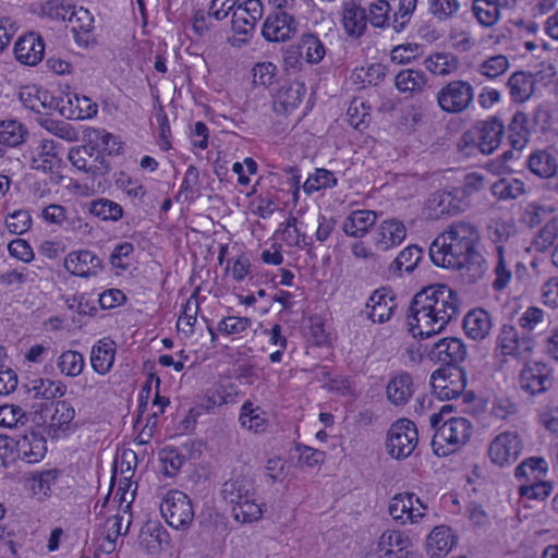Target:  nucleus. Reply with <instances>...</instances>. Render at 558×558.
<instances>
[{
	"label": "nucleus",
	"mask_w": 558,
	"mask_h": 558,
	"mask_svg": "<svg viewBox=\"0 0 558 558\" xmlns=\"http://www.w3.org/2000/svg\"><path fill=\"white\" fill-rule=\"evenodd\" d=\"M160 512L166 522L175 530H186L194 519L190 497L178 489L169 490L160 504Z\"/></svg>",
	"instance_id": "423d86ee"
},
{
	"label": "nucleus",
	"mask_w": 558,
	"mask_h": 558,
	"mask_svg": "<svg viewBox=\"0 0 558 558\" xmlns=\"http://www.w3.org/2000/svg\"><path fill=\"white\" fill-rule=\"evenodd\" d=\"M336 185L337 179L333 172L320 168L316 169V171L313 174H310V177L303 183V190L307 195H311L319 190L332 189Z\"/></svg>",
	"instance_id": "864d4df0"
},
{
	"label": "nucleus",
	"mask_w": 558,
	"mask_h": 558,
	"mask_svg": "<svg viewBox=\"0 0 558 558\" xmlns=\"http://www.w3.org/2000/svg\"><path fill=\"white\" fill-rule=\"evenodd\" d=\"M453 196L449 192H435L429 198V207L435 211V216L451 215L456 211L457 206L453 205Z\"/></svg>",
	"instance_id": "052dcab7"
},
{
	"label": "nucleus",
	"mask_w": 558,
	"mask_h": 558,
	"mask_svg": "<svg viewBox=\"0 0 558 558\" xmlns=\"http://www.w3.org/2000/svg\"><path fill=\"white\" fill-rule=\"evenodd\" d=\"M474 99V88L466 81H451L437 93V102L447 113H461Z\"/></svg>",
	"instance_id": "1a4fd4ad"
},
{
	"label": "nucleus",
	"mask_w": 558,
	"mask_h": 558,
	"mask_svg": "<svg viewBox=\"0 0 558 558\" xmlns=\"http://www.w3.org/2000/svg\"><path fill=\"white\" fill-rule=\"evenodd\" d=\"M410 545V539L402 532L396 530L385 531L377 543L380 558H402L403 551Z\"/></svg>",
	"instance_id": "c756f323"
},
{
	"label": "nucleus",
	"mask_w": 558,
	"mask_h": 558,
	"mask_svg": "<svg viewBox=\"0 0 558 558\" xmlns=\"http://www.w3.org/2000/svg\"><path fill=\"white\" fill-rule=\"evenodd\" d=\"M525 183L520 179L502 178L492 185V193L501 201L515 199L525 194Z\"/></svg>",
	"instance_id": "a18cd8bd"
},
{
	"label": "nucleus",
	"mask_w": 558,
	"mask_h": 558,
	"mask_svg": "<svg viewBox=\"0 0 558 558\" xmlns=\"http://www.w3.org/2000/svg\"><path fill=\"white\" fill-rule=\"evenodd\" d=\"M418 442V433L415 424L408 418L396 421L387 433L388 453L398 460L411 456Z\"/></svg>",
	"instance_id": "0eeeda50"
},
{
	"label": "nucleus",
	"mask_w": 558,
	"mask_h": 558,
	"mask_svg": "<svg viewBox=\"0 0 558 558\" xmlns=\"http://www.w3.org/2000/svg\"><path fill=\"white\" fill-rule=\"evenodd\" d=\"M457 291L447 284L423 288L412 299L408 310L409 331L414 338H428L445 330L460 314Z\"/></svg>",
	"instance_id": "f257e3e1"
},
{
	"label": "nucleus",
	"mask_w": 558,
	"mask_h": 558,
	"mask_svg": "<svg viewBox=\"0 0 558 558\" xmlns=\"http://www.w3.org/2000/svg\"><path fill=\"white\" fill-rule=\"evenodd\" d=\"M525 166L534 175L550 179L557 173L558 159L548 149H535L526 158Z\"/></svg>",
	"instance_id": "5701e85b"
},
{
	"label": "nucleus",
	"mask_w": 558,
	"mask_h": 558,
	"mask_svg": "<svg viewBox=\"0 0 558 558\" xmlns=\"http://www.w3.org/2000/svg\"><path fill=\"white\" fill-rule=\"evenodd\" d=\"M385 68L380 63H372L356 69L355 76L363 84L378 85L385 77Z\"/></svg>",
	"instance_id": "338daca9"
},
{
	"label": "nucleus",
	"mask_w": 558,
	"mask_h": 558,
	"mask_svg": "<svg viewBox=\"0 0 558 558\" xmlns=\"http://www.w3.org/2000/svg\"><path fill=\"white\" fill-rule=\"evenodd\" d=\"M522 448V440L518 433L506 430L490 441L487 452L493 464L505 468L519 459Z\"/></svg>",
	"instance_id": "9d476101"
},
{
	"label": "nucleus",
	"mask_w": 558,
	"mask_h": 558,
	"mask_svg": "<svg viewBox=\"0 0 558 558\" xmlns=\"http://www.w3.org/2000/svg\"><path fill=\"white\" fill-rule=\"evenodd\" d=\"M36 274L26 267L9 268L0 272V286L3 288L21 287L35 281Z\"/></svg>",
	"instance_id": "4d7b16f0"
},
{
	"label": "nucleus",
	"mask_w": 558,
	"mask_h": 558,
	"mask_svg": "<svg viewBox=\"0 0 558 558\" xmlns=\"http://www.w3.org/2000/svg\"><path fill=\"white\" fill-rule=\"evenodd\" d=\"M89 213L105 221H118L123 217L122 206L108 198H98L90 202Z\"/></svg>",
	"instance_id": "09e8293b"
},
{
	"label": "nucleus",
	"mask_w": 558,
	"mask_h": 558,
	"mask_svg": "<svg viewBox=\"0 0 558 558\" xmlns=\"http://www.w3.org/2000/svg\"><path fill=\"white\" fill-rule=\"evenodd\" d=\"M241 426L254 433H262L267 427L265 412L259 407H253V403L246 401L241 407L239 416Z\"/></svg>",
	"instance_id": "ea45409f"
},
{
	"label": "nucleus",
	"mask_w": 558,
	"mask_h": 558,
	"mask_svg": "<svg viewBox=\"0 0 558 558\" xmlns=\"http://www.w3.org/2000/svg\"><path fill=\"white\" fill-rule=\"evenodd\" d=\"M74 415L75 411L70 403L65 401L57 402L50 417V426L57 429H65Z\"/></svg>",
	"instance_id": "680f3d73"
},
{
	"label": "nucleus",
	"mask_w": 558,
	"mask_h": 558,
	"mask_svg": "<svg viewBox=\"0 0 558 558\" xmlns=\"http://www.w3.org/2000/svg\"><path fill=\"white\" fill-rule=\"evenodd\" d=\"M28 132L26 128L16 120H4L0 122V146L3 157L9 148L20 146L26 140Z\"/></svg>",
	"instance_id": "473e14b6"
},
{
	"label": "nucleus",
	"mask_w": 558,
	"mask_h": 558,
	"mask_svg": "<svg viewBox=\"0 0 558 558\" xmlns=\"http://www.w3.org/2000/svg\"><path fill=\"white\" fill-rule=\"evenodd\" d=\"M56 109L60 114L70 120H84L93 118L98 112V107L86 96L77 94L66 95L56 102Z\"/></svg>",
	"instance_id": "6ab92c4d"
},
{
	"label": "nucleus",
	"mask_w": 558,
	"mask_h": 558,
	"mask_svg": "<svg viewBox=\"0 0 558 558\" xmlns=\"http://www.w3.org/2000/svg\"><path fill=\"white\" fill-rule=\"evenodd\" d=\"M508 68V58L504 54H497L482 62L480 65V72L489 78H494L505 73Z\"/></svg>",
	"instance_id": "69168bd1"
},
{
	"label": "nucleus",
	"mask_w": 558,
	"mask_h": 558,
	"mask_svg": "<svg viewBox=\"0 0 558 558\" xmlns=\"http://www.w3.org/2000/svg\"><path fill=\"white\" fill-rule=\"evenodd\" d=\"M407 230L404 225L397 220H385L376 231L374 242L378 250L387 251L399 245L405 238Z\"/></svg>",
	"instance_id": "b1692460"
},
{
	"label": "nucleus",
	"mask_w": 558,
	"mask_h": 558,
	"mask_svg": "<svg viewBox=\"0 0 558 558\" xmlns=\"http://www.w3.org/2000/svg\"><path fill=\"white\" fill-rule=\"evenodd\" d=\"M74 8L65 0H47L40 5V14L54 21L73 22Z\"/></svg>",
	"instance_id": "8fccbe9b"
},
{
	"label": "nucleus",
	"mask_w": 558,
	"mask_h": 558,
	"mask_svg": "<svg viewBox=\"0 0 558 558\" xmlns=\"http://www.w3.org/2000/svg\"><path fill=\"white\" fill-rule=\"evenodd\" d=\"M535 80L530 72L517 71L508 80L510 97L515 102L526 101L534 93Z\"/></svg>",
	"instance_id": "72a5a7b5"
},
{
	"label": "nucleus",
	"mask_w": 558,
	"mask_h": 558,
	"mask_svg": "<svg viewBox=\"0 0 558 558\" xmlns=\"http://www.w3.org/2000/svg\"><path fill=\"white\" fill-rule=\"evenodd\" d=\"M423 251L417 245H410L399 253L390 264L389 271L393 276H401L404 272H412L421 260Z\"/></svg>",
	"instance_id": "4c0bfd02"
},
{
	"label": "nucleus",
	"mask_w": 558,
	"mask_h": 558,
	"mask_svg": "<svg viewBox=\"0 0 558 558\" xmlns=\"http://www.w3.org/2000/svg\"><path fill=\"white\" fill-rule=\"evenodd\" d=\"M535 341L529 336H521L511 324H504L496 338L495 353L504 362L509 357L518 361H529L534 353Z\"/></svg>",
	"instance_id": "39448f33"
},
{
	"label": "nucleus",
	"mask_w": 558,
	"mask_h": 558,
	"mask_svg": "<svg viewBox=\"0 0 558 558\" xmlns=\"http://www.w3.org/2000/svg\"><path fill=\"white\" fill-rule=\"evenodd\" d=\"M427 83L423 72L412 69L400 71L395 78V85L401 93L421 92Z\"/></svg>",
	"instance_id": "c03bdc74"
},
{
	"label": "nucleus",
	"mask_w": 558,
	"mask_h": 558,
	"mask_svg": "<svg viewBox=\"0 0 558 558\" xmlns=\"http://www.w3.org/2000/svg\"><path fill=\"white\" fill-rule=\"evenodd\" d=\"M298 23L293 15L283 10L271 12L262 27V35L268 41H287L296 33Z\"/></svg>",
	"instance_id": "4468645a"
},
{
	"label": "nucleus",
	"mask_w": 558,
	"mask_h": 558,
	"mask_svg": "<svg viewBox=\"0 0 558 558\" xmlns=\"http://www.w3.org/2000/svg\"><path fill=\"white\" fill-rule=\"evenodd\" d=\"M397 308L396 296L389 288H379L372 292L366 303V315L373 323L388 322Z\"/></svg>",
	"instance_id": "2eb2a0df"
},
{
	"label": "nucleus",
	"mask_w": 558,
	"mask_h": 558,
	"mask_svg": "<svg viewBox=\"0 0 558 558\" xmlns=\"http://www.w3.org/2000/svg\"><path fill=\"white\" fill-rule=\"evenodd\" d=\"M558 238V222L549 220L534 235L530 250L546 252Z\"/></svg>",
	"instance_id": "603ef678"
},
{
	"label": "nucleus",
	"mask_w": 558,
	"mask_h": 558,
	"mask_svg": "<svg viewBox=\"0 0 558 558\" xmlns=\"http://www.w3.org/2000/svg\"><path fill=\"white\" fill-rule=\"evenodd\" d=\"M122 520L123 517L116 514L106 520L105 529L106 536L105 542L107 545H104L107 551H112L116 548V542L120 535H125L129 532V526L131 521L128 522L125 529L122 531Z\"/></svg>",
	"instance_id": "13d9d810"
},
{
	"label": "nucleus",
	"mask_w": 558,
	"mask_h": 558,
	"mask_svg": "<svg viewBox=\"0 0 558 558\" xmlns=\"http://www.w3.org/2000/svg\"><path fill=\"white\" fill-rule=\"evenodd\" d=\"M20 100L26 108L38 113L46 108H56L54 100L48 92L39 90L35 86L22 88L20 92Z\"/></svg>",
	"instance_id": "58836bf2"
},
{
	"label": "nucleus",
	"mask_w": 558,
	"mask_h": 558,
	"mask_svg": "<svg viewBox=\"0 0 558 558\" xmlns=\"http://www.w3.org/2000/svg\"><path fill=\"white\" fill-rule=\"evenodd\" d=\"M468 355L466 345L459 338L448 337L437 341L430 349L428 356L432 361L442 363L446 366H457Z\"/></svg>",
	"instance_id": "dca6fc26"
},
{
	"label": "nucleus",
	"mask_w": 558,
	"mask_h": 558,
	"mask_svg": "<svg viewBox=\"0 0 558 558\" xmlns=\"http://www.w3.org/2000/svg\"><path fill=\"white\" fill-rule=\"evenodd\" d=\"M466 372L459 366L439 367L430 376V386L440 400L457 399L466 387Z\"/></svg>",
	"instance_id": "6e6552de"
},
{
	"label": "nucleus",
	"mask_w": 558,
	"mask_h": 558,
	"mask_svg": "<svg viewBox=\"0 0 558 558\" xmlns=\"http://www.w3.org/2000/svg\"><path fill=\"white\" fill-rule=\"evenodd\" d=\"M15 59L22 64L34 66L38 64L45 54V43L41 36L35 32H28L17 38L14 44Z\"/></svg>",
	"instance_id": "a211bd4d"
},
{
	"label": "nucleus",
	"mask_w": 558,
	"mask_h": 558,
	"mask_svg": "<svg viewBox=\"0 0 558 558\" xmlns=\"http://www.w3.org/2000/svg\"><path fill=\"white\" fill-rule=\"evenodd\" d=\"M57 367L62 375L74 378L82 374L85 360L82 353L68 350L58 357Z\"/></svg>",
	"instance_id": "de8ad7c7"
},
{
	"label": "nucleus",
	"mask_w": 558,
	"mask_h": 558,
	"mask_svg": "<svg viewBox=\"0 0 558 558\" xmlns=\"http://www.w3.org/2000/svg\"><path fill=\"white\" fill-rule=\"evenodd\" d=\"M523 368L519 374V387L522 391L530 396H535L547 391L551 385V369L542 362L529 361L521 362Z\"/></svg>",
	"instance_id": "9b49d317"
},
{
	"label": "nucleus",
	"mask_w": 558,
	"mask_h": 558,
	"mask_svg": "<svg viewBox=\"0 0 558 558\" xmlns=\"http://www.w3.org/2000/svg\"><path fill=\"white\" fill-rule=\"evenodd\" d=\"M527 117L523 112H515L508 125V141L514 150H522L530 140Z\"/></svg>",
	"instance_id": "c9c22d12"
},
{
	"label": "nucleus",
	"mask_w": 558,
	"mask_h": 558,
	"mask_svg": "<svg viewBox=\"0 0 558 558\" xmlns=\"http://www.w3.org/2000/svg\"><path fill=\"white\" fill-rule=\"evenodd\" d=\"M462 326L468 338L482 341L489 336L493 320L487 311L477 307L465 314Z\"/></svg>",
	"instance_id": "4be33fe9"
},
{
	"label": "nucleus",
	"mask_w": 558,
	"mask_h": 558,
	"mask_svg": "<svg viewBox=\"0 0 558 558\" xmlns=\"http://www.w3.org/2000/svg\"><path fill=\"white\" fill-rule=\"evenodd\" d=\"M19 454L28 463L40 461L46 453V440L35 432L22 436L16 441Z\"/></svg>",
	"instance_id": "2f4dec72"
},
{
	"label": "nucleus",
	"mask_w": 558,
	"mask_h": 558,
	"mask_svg": "<svg viewBox=\"0 0 558 558\" xmlns=\"http://www.w3.org/2000/svg\"><path fill=\"white\" fill-rule=\"evenodd\" d=\"M450 410L449 405H442L438 412L429 416L430 426L436 428L432 447L437 456H447L458 450L469 441L473 433L472 423L464 417H451L438 426L444 412Z\"/></svg>",
	"instance_id": "20e7f679"
},
{
	"label": "nucleus",
	"mask_w": 558,
	"mask_h": 558,
	"mask_svg": "<svg viewBox=\"0 0 558 558\" xmlns=\"http://www.w3.org/2000/svg\"><path fill=\"white\" fill-rule=\"evenodd\" d=\"M252 325L248 317L229 316L218 323L217 330L223 335H240Z\"/></svg>",
	"instance_id": "e2e57ef3"
},
{
	"label": "nucleus",
	"mask_w": 558,
	"mask_h": 558,
	"mask_svg": "<svg viewBox=\"0 0 558 558\" xmlns=\"http://www.w3.org/2000/svg\"><path fill=\"white\" fill-rule=\"evenodd\" d=\"M377 214L373 210H353L343 221L342 230L348 236L363 238L377 221Z\"/></svg>",
	"instance_id": "bb28decb"
},
{
	"label": "nucleus",
	"mask_w": 558,
	"mask_h": 558,
	"mask_svg": "<svg viewBox=\"0 0 558 558\" xmlns=\"http://www.w3.org/2000/svg\"><path fill=\"white\" fill-rule=\"evenodd\" d=\"M116 343L109 338H104L93 345L90 352L92 368L99 375H106L113 366Z\"/></svg>",
	"instance_id": "cd10ccee"
},
{
	"label": "nucleus",
	"mask_w": 558,
	"mask_h": 558,
	"mask_svg": "<svg viewBox=\"0 0 558 558\" xmlns=\"http://www.w3.org/2000/svg\"><path fill=\"white\" fill-rule=\"evenodd\" d=\"M460 10L459 0H432L429 11L439 21L451 19Z\"/></svg>",
	"instance_id": "0e129e2a"
},
{
	"label": "nucleus",
	"mask_w": 558,
	"mask_h": 558,
	"mask_svg": "<svg viewBox=\"0 0 558 558\" xmlns=\"http://www.w3.org/2000/svg\"><path fill=\"white\" fill-rule=\"evenodd\" d=\"M481 240L478 227L470 221L450 223L433 241L429 257L436 266H454L465 260V255L475 251Z\"/></svg>",
	"instance_id": "f03ea898"
},
{
	"label": "nucleus",
	"mask_w": 558,
	"mask_h": 558,
	"mask_svg": "<svg viewBox=\"0 0 558 558\" xmlns=\"http://www.w3.org/2000/svg\"><path fill=\"white\" fill-rule=\"evenodd\" d=\"M496 258L497 260L494 267L495 280L492 287L495 291H502L508 287L512 277L510 263L502 245H496Z\"/></svg>",
	"instance_id": "79ce46f5"
},
{
	"label": "nucleus",
	"mask_w": 558,
	"mask_h": 558,
	"mask_svg": "<svg viewBox=\"0 0 558 558\" xmlns=\"http://www.w3.org/2000/svg\"><path fill=\"white\" fill-rule=\"evenodd\" d=\"M263 16V3L260 0H246L240 4L232 14V29L234 33L248 35Z\"/></svg>",
	"instance_id": "aec40b11"
},
{
	"label": "nucleus",
	"mask_w": 558,
	"mask_h": 558,
	"mask_svg": "<svg viewBox=\"0 0 558 558\" xmlns=\"http://www.w3.org/2000/svg\"><path fill=\"white\" fill-rule=\"evenodd\" d=\"M296 45L302 51L304 60L310 64H317L325 57V46L314 34H303Z\"/></svg>",
	"instance_id": "a19ab883"
},
{
	"label": "nucleus",
	"mask_w": 558,
	"mask_h": 558,
	"mask_svg": "<svg viewBox=\"0 0 558 558\" xmlns=\"http://www.w3.org/2000/svg\"><path fill=\"white\" fill-rule=\"evenodd\" d=\"M27 422L25 411L14 404L0 405V426L16 427L19 424L24 425Z\"/></svg>",
	"instance_id": "bf43d9fd"
},
{
	"label": "nucleus",
	"mask_w": 558,
	"mask_h": 558,
	"mask_svg": "<svg viewBox=\"0 0 558 558\" xmlns=\"http://www.w3.org/2000/svg\"><path fill=\"white\" fill-rule=\"evenodd\" d=\"M65 269L78 277L95 276L102 268V262L98 255L88 250H81L68 254L64 258Z\"/></svg>",
	"instance_id": "412c9836"
},
{
	"label": "nucleus",
	"mask_w": 558,
	"mask_h": 558,
	"mask_svg": "<svg viewBox=\"0 0 558 558\" xmlns=\"http://www.w3.org/2000/svg\"><path fill=\"white\" fill-rule=\"evenodd\" d=\"M90 144L99 151H106L109 155H117L122 150V143L113 134L104 129L93 130Z\"/></svg>",
	"instance_id": "6e6d98bb"
},
{
	"label": "nucleus",
	"mask_w": 558,
	"mask_h": 558,
	"mask_svg": "<svg viewBox=\"0 0 558 558\" xmlns=\"http://www.w3.org/2000/svg\"><path fill=\"white\" fill-rule=\"evenodd\" d=\"M388 400L395 405L405 404L413 395V380L409 373L393 375L386 387Z\"/></svg>",
	"instance_id": "7c9ffc66"
},
{
	"label": "nucleus",
	"mask_w": 558,
	"mask_h": 558,
	"mask_svg": "<svg viewBox=\"0 0 558 558\" xmlns=\"http://www.w3.org/2000/svg\"><path fill=\"white\" fill-rule=\"evenodd\" d=\"M425 68L435 75H449L458 70L459 61L450 53H436L424 61Z\"/></svg>",
	"instance_id": "3c124183"
},
{
	"label": "nucleus",
	"mask_w": 558,
	"mask_h": 558,
	"mask_svg": "<svg viewBox=\"0 0 558 558\" xmlns=\"http://www.w3.org/2000/svg\"><path fill=\"white\" fill-rule=\"evenodd\" d=\"M476 146L485 155L493 154L501 144L505 135V125L500 119L490 117L478 122L475 128Z\"/></svg>",
	"instance_id": "f3484780"
},
{
	"label": "nucleus",
	"mask_w": 558,
	"mask_h": 558,
	"mask_svg": "<svg viewBox=\"0 0 558 558\" xmlns=\"http://www.w3.org/2000/svg\"><path fill=\"white\" fill-rule=\"evenodd\" d=\"M68 157L76 169L93 175H104L110 170L109 160L92 144L71 148Z\"/></svg>",
	"instance_id": "f8f14e48"
},
{
	"label": "nucleus",
	"mask_w": 558,
	"mask_h": 558,
	"mask_svg": "<svg viewBox=\"0 0 558 558\" xmlns=\"http://www.w3.org/2000/svg\"><path fill=\"white\" fill-rule=\"evenodd\" d=\"M367 20L374 27L383 28L388 24V13L390 4L386 0H377L372 2L368 8Z\"/></svg>",
	"instance_id": "774afa93"
},
{
	"label": "nucleus",
	"mask_w": 558,
	"mask_h": 558,
	"mask_svg": "<svg viewBox=\"0 0 558 558\" xmlns=\"http://www.w3.org/2000/svg\"><path fill=\"white\" fill-rule=\"evenodd\" d=\"M342 25L352 38L361 37L367 26V14L365 9L357 5L354 1H349L342 5Z\"/></svg>",
	"instance_id": "393cba45"
},
{
	"label": "nucleus",
	"mask_w": 558,
	"mask_h": 558,
	"mask_svg": "<svg viewBox=\"0 0 558 558\" xmlns=\"http://www.w3.org/2000/svg\"><path fill=\"white\" fill-rule=\"evenodd\" d=\"M456 544V537L447 525H438L427 536L426 551L430 558H440L447 555Z\"/></svg>",
	"instance_id": "c85d7f7f"
},
{
	"label": "nucleus",
	"mask_w": 558,
	"mask_h": 558,
	"mask_svg": "<svg viewBox=\"0 0 558 558\" xmlns=\"http://www.w3.org/2000/svg\"><path fill=\"white\" fill-rule=\"evenodd\" d=\"M426 506L413 493H400L391 498L389 514L400 524L417 523L424 517Z\"/></svg>",
	"instance_id": "ddd939ff"
},
{
	"label": "nucleus",
	"mask_w": 558,
	"mask_h": 558,
	"mask_svg": "<svg viewBox=\"0 0 558 558\" xmlns=\"http://www.w3.org/2000/svg\"><path fill=\"white\" fill-rule=\"evenodd\" d=\"M445 268L462 270L463 275L469 278L470 282H475L481 279L488 269L485 257L477 251V248L465 255V260L454 266H446Z\"/></svg>",
	"instance_id": "e433bc0d"
},
{
	"label": "nucleus",
	"mask_w": 558,
	"mask_h": 558,
	"mask_svg": "<svg viewBox=\"0 0 558 558\" xmlns=\"http://www.w3.org/2000/svg\"><path fill=\"white\" fill-rule=\"evenodd\" d=\"M59 165L56 143L52 140H41L32 151L31 168L43 172H53Z\"/></svg>",
	"instance_id": "a878e982"
},
{
	"label": "nucleus",
	"mask_w": 558,
	"mask_h": 558,
	"mask_svg": "<svg viewBox=\"0 0 558 558\" xmlns=\"http://www.w3.org/2000/svg\"><path fill=\"white\" fill-rule=\"evenodd\" d=\"M304 93V85L299 82H293L288 86H283L278 92L277 102L287 111L293 110L301 104Z\"/></svg>",
	"instance_id": "5fc2aeb1"
},
{
	"label": "nucleus",
	"mask_w": 558,
	"mask_h": 558,
	"mask_svg": "<svg viewBox=\"0 0 558 558\" xmlns=\"http://www.w3.org/2000/svg\"><path fill=\"white\" fill-rule=\"evenodd\" d=\"M27 389L34 395V398L45 400L63 397L66 392V386L62 381L41 377L31 379Z\"/></svg>",
	"instance_id": "f704fd0d"
},
{
	"label": "nucleus",
	"mask_w": 558,
	"mask_h": 558,
	"mask_svg": "<svg viewBox=\"0 0 558 558\" xmlns=\"http://www.w3.org/2000/svg\"><path fill=\"white\" fill-rule=\"evenodd\" d=\"M221 496L232 508L235 521L251 523L263 515V504L259 501L256 484L250 475L238 474L226 481Z\"/></svg>",
	"instance_id": "7ed1b4c3"
},
{
	"label": "nucleus",
	"mask_w": 558,
	"mask_h": 558,
	"mask_svg": "<svg viewBox=\"0 0 558 558\" xmlns=\"http://www.w3.org/2000/svg\"><path fill=\"white\" fill-rule=\"evenodd\" d=\"M547 471V462L543 458L531 457L522 461L514 471L519 481L525 480V484L538 481Z\"/></svg>",
	"instance_id": "37998d69"
},
{
	"label": "nucleus",
	"mask_w": 558,
	"mask_h": 558,
	"mask_svg": "<svg viewBox=\"0 0 558 558\" xmlns=\"http://www.w3.org/2000/svg\"><path fill=\"white\" fill-rule=\"evenodd\" d=\"M499 1H490V0H474L473 1V14L476 17L477 22L485 26L490 27L495 25L499 17Z\"/></svg>",
	"instance_id": "49530a36"
}]
</instances>
